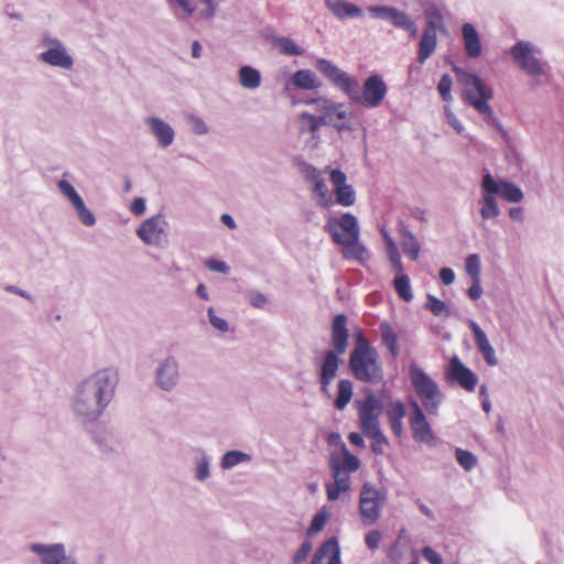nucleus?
<instances>
[{
  "instance_id": "f257e3e1",
  "label": "nucleus",
  "mask_w": 564,
  "mask_h": 564,
  "mask_svg": "<svg viewBox=\"0 0 564 564\" xmlns=\"http://www.w3.org/2000/svg\"><path fill=\"white\" fill-rule=\"evenodd\" d=\"M118 382V372L111 368L97 370L79 380L70 398L77 421L82 424L97 422L111 403Z\"/></svg>"
},
{
  "instance_id": "f03ea898",
  "label": "nucleus",
  "mask_w": 564,
  "mask_h": 564,
  "mask_svg": "<svg viewBox=\"0 0 564 564\" xmlns=\"http://www.w3.org/2000/svg\"><path fill=\"white\" fill-rule=\"evenodd\" d=\"M411 383L417 394L421 404L415 399L410 401V427L415 442L431 445L434 441V433L426 420L424 410L430 415H437L443 402L442 393L437 382H435L421 367L412 364L409 367Z\"/></svg>"
},
{
  "instance_id": "7ed1b4c3",
  "label": "nucleus",
  "mask_w": 564,
  "mask_h": 564,
  "mask_svg": "<svg viewBox=\"0 0 564 564\" xmlns=\"http://www.w3.org/2000/svg\"><path fill=\"white\" fill-rule=\"evenodd\" d=\"M316 69L351 102L367 108H377L381 105L388 93V86L382 76L370 75L360 88L357 77L349 75L327 58L319 57L315 63Z\"/></svg>"
},
{
  "instance_id": "20e7f679",
  "label": "nucleus",
  "mask_w": 564,
  "mask_h": 564,
  "mask_svg": "<svg viewBox=\"0 0 564 564\" xmlns=\"http://www.w3.org/2000/svg\"><path fill=\"white\" fill-rule=\"evenodd\" d=\"M332 349L327 350L322 359L319 365V388L321 392L330 398V383L335 379L340 359L339 357L344 355L348 347L349 334L347 329V317L345 314H337L332 323Z\"/></svg>"
},
{
  "instance_id": "39448f33",
  "label": "nucleus",
  "mask_w": 564,
  "mask_h": 564,
  "mask_svg": "<svg viewBox=\"0 0 564 564\" xmlns=\"http://www.w3.org/2000/svg\"><path fill=\"white\" fill-rule=\"evenodd\" d=\"M328 232L333 241L343 247L341 254L347 260L365 263L370 259V252L360 242L358 219L350 213H344L338 219L328 221Z\"/></svg>"
},
{
  "instance_id": "423d86ee",
  "label": "nucleus",
  "mask_w": 564,
  "mask_h": 564,
  "mask_svg": "<svg viewBox=\"0 0 564 564\" xmlns=\"http://www.w3.org/2000/svg\"><path fill=\"white\" fill-rule=\"evenodd\" d=\"M454 70L464 85L462 95L464 102L484 116L489 126L503 131L502 124L489 105V100L494 97L492 88L476 74L468 73L459 67H455Z\"/></svg>"
},
{
  "instance_id": "0eeeda50",
  "label": "nucleus",
  "mask_w": 564,
  "mask_h": 564,
  "mask_svg": "<svg viewBox=\"0 0 564 564\" xmlns=\"http://www.w3.org/2000/svg\"><path fill=\"white\" fill-rule=\"evenodd\" d=\"M348 367L356 380L377 384L383 380V368L379 355L362 333L356 336V344L348 359Z\"/></svg>"
},
{
  "instance_id": "6e6552de",
  "label": "nucleus",
  "mask_w": 564,
  "mask_h": 564,
  "mask_svg": "<svg viewBox=\"0 0 564 564\" xmlns=\"http://www.w3.org/2000/svg\"><path fill=\"white\" fill-rule=\"evenodd\" d=\"M386 492L373 485L365 482L359 494V514L365 525L375 524L381 516Z\"/></svg>"
},
{
  "instance_id": "1a4fd4ad",
  "label": "nucleus",
  "mask_w": 564,
  "mask_h": 564,
  "mask_svg": "<svg viewBox=\"0 0 564 564\" xmlns=\"http://www.w3.org/2000/svg\"><path fill=\"white\" fill-rule=\"evenodd\" d=\"M538 46L527 41H518L510 48V55L518 66L527 74L538 77L544 74V64L536 57Z\"/></svg>"
},
{
  "instance_id": "9d476101",
  "label": "nucleus",
  "mask_w": 564,
  "mask_h": 564,
  "mask_svg": "<svg viewBox=\"0 0 564 564\" xmlns=\"http://www.w3.org/2000/svg\"><path fill=\"white\" fill-rule=\"evenodd\" d=\"M167 223L161 214L145 219L135 230L140 240L148 245L164 248L167 242Z\"/></svg>"
},
{
  "instance_id": "9b49d317",
  "label": "nucleus",
  "mask_w": 564,
  "mask_h": 564,
  "mask_svg": "<svg viewBox=\"0 0 564 564\" xmlns=\"http://www.w3.org/2000/svg\"><path fill=\"white\" fill-rule=\"evenodd\" d=\"M155 386L164 391H174L181 382V365L178 359L169 355L159 360L154 370Z\"/></svg>"
},
{
  "instance_id": "f8f14e48",
  "label": "nucleus",
  "mask_w": 564,
  "mask_h": 564,
  "mask_svg": "<svg viewBox=\"0 0 564 564\" xmlns=\"http://www.w3.org/2000/svg\"><path fill=\"white\" fill-rule=\"evenodd\" d=\"M42 46L46 50L39 55L41 62L62 69H70L74 66L73 57L58 39L45 33L42 36Z\"/></svg>"
},
{
  "instance_id": "ddd939ff",
  "label": "nucleus",
  "mask_w": 564,
  "mask_h": 564,
  "mask_svg": "<svg viewBox=\"0 0 564 564\" xmlns=\"http://www.w3.org/2000/svg\"><path fill=\"white\" fill-rule=\"evenodd\" d=\"M365 400L359 404L358 417L359 427L364 435L380 430L379 414L382 403L375 395L371 389H365Z\"/></svg>"
},
{
  "instance_id": "4468645a",
  "label": "nucleus",
  "mask_w": 564,
  "mask_h": 564,
  "mask_svg": "<svg viewBox=\"0 0 564 564\" xmlns=\"http://www.w3.org/2000/svg\"><path fill=\"white\" fill-rule=\"evenodd\" d=\"M368 11L373 19L387 20L395 28L408 32L410 37H416V23L406 12L390 6H371Z\"/></svg>"
},
{
  "instance_id": "2eb2a0df",
  "label": "nucleus",
  "mask_w": 564,
  "mask_h": 564,
  "mask_svg": "<svg viewBox=\"0 0 564 564\" xmlns=\"http://www.w3.org/2000/svg\"><path fill=\"white\" fill-rule=\"evenodd\" d=\"M28 549L37 556L41 564H78L75 557L66 554L63 543H31Z\"/></svg>"
},
{
  "instance_id": "dca6fc26",
  "label": "nucleus",
  "mask_w": 564,
  "mask_h": 564,
  "mask_svg": "<svg viewBox=\"0 0 564 564\" xmlns=\"http://www.w3.org/2000/svg\"><path fill=\"white\" fill-rule=\"evenodd\" d=\"M481 189L500 195L509 203H520L523 199V193L518 185L506 180L497 181L489 172L482 176Z\"/></svg>"
},
{
  "instance_id": "f3484780",
  "label": "nucleus",
  "mask_w": 564,
  "mask_h": 564,
  "mask_svg": "<svg viewBox=\"0 0 564 564\" xmlns=\"http://www.w3.org/2000/svg\"><path fill=\"white\" fill-rule=\"evenodd\" d=\"M446 377L448 381L456 382L462 389L473 392L478 383L477 375L468 368L458 356L449 359Z\"/></svg>"
},
{
  "instance_id": "a211bd4d",
  "label": "nucleus",
  "mask_w": 564,
  "mask_h": 564,
  "mask_svg": "<svg viewBox=\"0 0 564 564\" xmlns=\"http://www.w3.org/2000/svg\"><path fill=\"white\" fill-rule=\"evenodd\" d=\"M329 468L334 476V482L326 485V494L329 501H336L341 492L349 489L350 477L347 473L343 471V465L339 458L332 457Z\"/></svg>"
},
{
  "instance_id": "6ab92c4d",
  "label": "nucleus",
  "mask_w": 564,
  "mask_h": 564,
  "mask_svg": "<svg viewBox=\"0 0 564 564\" xmlns=\"http://www.w3.org/2000/svg\"><path fill=\"white\" fill-rule=\"evenodd\" d=\"M144 122L159 147L165 149L174 142L175 131L170 123L159 117H148Z\"/></svg>"
},
{
  "instance_id": "aec40b11",
  "label": "nucleus",
  "mask_w": 564,
  "mask_h": 564,
  "mask_svg": "<svg viewBox=\"0 0 564 564\" xmlns=\"http://www.w3.org/2000/svg\"><path fill=\"white\" fill-rule=\"evenodd\" d=\"M469 327L473 332L476 346L485 361L489 366H497L498 358L496 357V351L492 348L489 339L487 338L486 333L480 328V326L475 321H469Z\"/></svg>"
},
{
  "instance_id": "412c9836",
  "label": "nucleus",
  "mask_w": 564,
  "mask_h": 564,
  "mask_svg": "<svg viewBox=\"0 0 564 564\" xmlns=\"http://www.w3.org/2000/svg\"><path fill=\"white\" fill-rule=\"evenodd\" d=\"M311 564H340V549L337 539L326 540L314 554Z\"/></svg>"
},
{
  "instance_id": "4be33fe9",
  "label": "nucleus",
  "mask_w": 564,
  "mask_h": 564,
  "mask_svg": "<svg viewBox=\"0 0 564 564\" xmlns=\"http://www.w3.org/2000/svg\"><path fill=\"white\" fill-rule=\"evenodd\" d=\"M462 36L466 55L470 58H478L481 55L482 46L479 34L471 23L462 25Z\"/></svg>"
},
{
  "instance_id": "5701e85b",
  "label": "nucleus",
  "mask_w": 564,
  "mask_h": 564,
  "mask_svg": "<svg viewBox=\"0 0 564 564\" xmlns=\"http://www.w3.org/2000/svg\"><path fill=\"white\" fill-rule=\"evenodd\" d=\"M326 8L338 20L358 19L364 15L359 6L347 0H332L326 4Z\"/></svg>"
},
{
  "instance_id": "b1692460",
  "label": "nucleus",
  "mask_w": 564,
  "mask_h": 564,
  "mask_svg": "<svg viewBox=\"0 0 564 564\" xmlns=\"http://www.w3.org/2000/svg\"><path fill=\"white\" fill-rule=\"evenodd\" d=\"M307 105H313L321 115L317 117L323 126L334 123L335 111L341 107V102L333 101L326 97L312 98L305 101Z\"/></svg>"
},
{
  "instance_id": "393cba45",
  "label": "nucleus",
  "mask_w": 564,
  "mask_h": 564,
  "mask_svg": "<svg viewBox=\"0 0 564 564\" xmlns=\"http://www.w3.org/2000/svg\"><path fill=\"white\" fill-rule=\"evenodd\" d=\"M386 414L393 434L401 436L403 432V419L406 414L404 403L401 400L390 401L387 404Z\"/></svg>"
},
{
  "instance_id": "a878e982",
  "label": "nucleus",
  "mask_w": 564,
  "mask_h": 564,
  "mask_svg": "<svg viewBox=\"0 0 564 564\" xmlns=\"http://www.w3.org/2000/svg\"><path fill=\"white\" fill-rule=\"evenodd\" d=\"M91 440L104 454L116 453L120 447V442L112 430H97L91 433Z\"/></svg>"
},
{
  "instance_id": "bb28decb",
  "label": "nucleus",
  "mask_w": 564,
  "mask_h": 564,
  "mask_svg": "<svg viewBox=\"0 0 564 564\" xmlns=\"http://www.w3.org/2000/svg\"><path fill=\"white\" fill-rule=\"evenodd\" d=\"M291 83L300 89L313 90L322 86L317 76L311 69L296 70L292 77Z\"/></svg>"
},
{
  "instance_id": "cd10ccee",
  "label": "nucleus",
  "mask_w": 564,
  "mask_h": 564,
  "mask_svg": "<svg viewBox=\"0 0 564 564\" xmlns=\"http://www.w3.org/2000/svg\"><path fill=\"white\" fill-rule=\"evenodd\" d=\"M381 341L393 357H398L400 349L398 346V335L389 322L382 321L379 325Z\"/></svg>"
},
{
  "instance_id": "c85d7f7f",
  "label": "nucleus",
  "mask_w": 564,
  "mask_h": 564,
  "mask_svg": "<svg viewBox=\"0 0 564 564\" xmlns=\"http://www.w3.org/2000/svg\"><path fill=\"white\" fill-rule=\"evenodd\" d=\"M437 46V35L436 33H432L430 31H424L422 33L419 51H417V61L423 64L425 61L434 53Z\"/></svg>"
},
{
  "instance_id": "c756f323",
  "label": "nucleus",
  "mask_w": 564,
  "mask_h": 564,
  "mask_svg": "<svg viewBox=\"0 0 564 564\" xmlns=\"http://www.w3.org/2000/svg\"><path fill=\"white\" fill-rule=\"evenodd\" d=\"M238 79L243 88L257 89L261 85V73L250 65H243L238 70Z\"/></svg>"
},
{
  "instance_id": "7c9ffc66",
  "label": "nucleus",
  "mask_w": 564,
  "mask_h": 564,
  "mask_svg": "<svg viewBox=\"0 0 564 564\" xmlns=\"http://www.w3.org/2000/svg\"><path fill=\"white\" fill-rule=\"evenodd\" d=\"M424 14L426 19L424 31H430L432 33H436V31H446L444 15L440 8L431 6L425 9Z\"/></svg>"
},
{
  "instance_id": "2f4dec72",
  "label": "nucleus",
  "mask_w": 564,
  "mask_h": 564,
  "mask_svg": "<svg viewBox=\"0 0 564 564\" xmlns=\"http://www.w3.org/2000/svg\"><path fill=\"white\" fill-rule=\"evenodd\" d=\"M337 395L334 400V406L337 410H344L351 401L354 386L349 379H340L337 384Z\"/></svg>"
},
{
  "instance_id": "473e14b6",
  "label": "nucleus",
  "mask_w": 564,
  "mask_h": 564,
  "mask_svg": "<svg viewBox=\"0 0 564 564\" xmlns=\"http://www.w3.org/2000/svg\"><path fill=\"white\" fill-rule=\"evenodd\" d=\"M272 44L286 56H301L304 54V48L289 36H274L272 37Z\"/></svg>"
},
{
  "instance_id": "72a5a7b5",
  "label": "nucleus",
  "mask_w": 564,
  "mask_h": 564,
  "mask_svg": "<svg viewBox=\"0 0 564 564\" xmlns=\"http://www.w3.org/2000/svg\"><path fill=\"white\" fill-rule=\"evenodd\" d=\"M178 21L188 20L195 12V6L191 0H165Z\"/></svg>"
},
{
  "instance_id": "f704fd0d",
  "label": "nucleus",
  "mask_w": 564,
  "mask_h": 564,
  "mask_svg": "<svg viewBox=\"0 0 564 564\" xmlns=\"http://www.w3.org/2000/svg\"><path fill=\"white\" fill-rule=\"evenodd\" d=\"M495 195L496 194H489V192L482 191L480 198L481 208L479 212L485 220L495 219L500 215V209L498 207Z\"/></svg>"
},
{
  "instance_id": "c9c22d12",
  "label": "nucleus",
  "mask_w": 564,
  "mask_h": 564,
  "mask_svg": "<svg viewBox=\"0 0 564 564\" xmlns=\"http://www.w3.org/2000/svg\"><path fill=\"white\" fill-rule=\"evenodd\" d=\"M212 457L206 453H202L194 458V477L197 481L203 482L210 477Z\"/></svg>"
},
{
  "instance_id": "e433bc0d",
  "label": "nucleus",
  "mask_w": 564,
  "mask_h": 564,
  "mask_svg": "<svg viewBox=\"0 0 564 564\" xmlns=\"http://www.w3.org/2000/svg\"><path fill=\"white\" fill-rule=\"evenodd\" d=\"M299 121L301 133L314 134L319 130L321 126H323L317 116L306 111H303L299 115Z\"/></svg>"
},
{
  "instance_id": "4c0bfd02",
  "label": "nucleus",
  "mask_w": 564,
  "mask_h": 564,
  "mask_svg": "<svg viewBox=\"0 0 564 564\" xmlns=\"http://www.w3.org/2000/svg\"><path fill=\"white\" fill-rule=\"evenodd\" d=\"M251 456L241 451H229L223 455L220 466L223 469H231L241 463L249 462Z\"/></svg>"
},
{
  "instance_id": "58836bf2",
  "label": "nucleus",
  "mask_w": 564,
  "mask_h": 564,
  "mask_svg": "<svg viewBox=\"0 0 564 564\" xmlns=\"http://www.w3.org/2000/svg\"><path fill=\"white\" fill-rule=\"evenodd\" d=\"M425 306L436 317L448 318L451 316V310L445 302L432 294H427Z\"/></svg>"
},
{
  "instance_id": "ea45409f",
  "label": "nucleus",
  "mask_w": 564,
  "mask_h": 564,
  "mask_svg": "<svg viewBox=\"0 0 564 564\" xmlns=\"http://www.w3.org/2000/svg\"><path fill=\"white\" fill-rule=\"evenodd\" d=\"M397 294L405 302L413 300V292L410 284V278L406 274H400L393 281Z\"/></svg>"
},
{
  "instance_id": "a19ab883",
  "label": "nucleus",
  "mask_w": 564,
  "mask_h": 564,
  "mask_svg": "<svg viewBox=\"0 0 564 564\" xmlns=\"http://www.w3.org/2000/svg\"><path fill=\"white\" fill-rule=\"evenodd\" d=\"M335 191L336 203L344 207L352 206L356 202V193L351 185L338 187Z\"/></svg>"
},
{
  "instance_id": "79ce46f5",
  "label": "nucleus",
  "mask_w": 564,
  "mask_h": 564,
  "mask_svg": "<svg viewBox=\"0 0 564 564\" xmlns=\"http://www.w3.org/2000/svg\"><path fill=\"white\" fill-rule=\"evenodd\" d=\"M455 457L460 467L466 471L474 469L478 462L476 455L459 447L455 449Z\"/></svg>"
},
{
  "instance_id": "37998d69",
  "label": "nucleus",
  "mask_w": 564,
  "mask_h": 564,
  "mask_svg": "<svg viewBox=\"0 0 564 564\" xmlns=\"http://www.w3.org/2000/svg\"><path fill=\"white\" fill-rule=\"evenodd\" d=\"M57 188L61 192V194L63 196H65L70 202L73 207L76 204H78L80 200H83V198L77 193L75 187L68 181H66V180H59L57 182Z\"/></svg>"
},
{
  "instance_id": "c03bdc74",
  "label": "nucleus",
  "mask_w": 564,
  "mask_h": 564,
  "mask_svg": "<svg viewBox=\"0 0 564 564\" xmlns=\"http://www.w3.org/2000/svg\"><path fill=\"white\" fill-rule=\"evenodd\" d=\"M313 193L317 196V204L322 207H327L330 202V196L328 195V189L325 183V180L318 178L314 182Z\"/></svg>"
},
{
  "instance_id": "a18cd8bd",
  "label": "nucleus",
  "mask_w": 564,
  "mask_h": 564,
  "mask_svg": "<svg viewBox=\"0 0 564 564\" xmlns=\"http://www.w3.org/2000/svg\"><path fill=\"white\" fill-rule=\"evenodd\" d=\"M403 252L410 257L411 260H417L420 256V243L413 234H409V239H403L401 242Z\"/></svg>"
},
{
  "instance_id": "49530a36",
  "label": "nucleus",
  "mask_w": 564,
  "mask_h": 564,
  "mask_svg": "<svg viewBox=\"0 0 564 564\" xmlns=\"http://www.w3.org/2000/svg\"><path fill=\"white\" fill-rule=\"evenodd\" d=\"M77 217L85 226L91 227L96 224L94 214L86 207L84 199L74 206Z\"/></svg>"
},
{
  "instance_id": "de8ad7c7",
  "label": "nucleus",
  "mask_w": 564,
  "mask_h": 564,
  "mask_svg": "<svg viewBox=\"0 0 564 564\" xmlns=\"http://www.w3.org/2000/svg\"><path fill=\"white\" fill-rule=\"evenodd\" d=\"M365 436L371 438V449L375 454L381 455L383 453V446L388 445V438L382 433L381 429L375 432L368 433Z\"/></svg>"
},
{
  "instance_id": "09e8293b",
  "label": "nucleus",
  "mask_w": 564,
  "mask_h": 564,
  "mask_svg": "<svg viewBox=\"0 0 564 564\" xmlns=\"http://www.w3.org/2000/svg\"><path fill=\"white\" fill-rule=\"evenodd\" d=\"M465 269L473 280H480V259L477 253L469 254L466 258Z\"/></svg>"
},
{
  "instance_id": "8fccbe9b",
  "label": "nucleus",
  "mask_w": 564,
  "mask_h": 564,
  "mask_svg": "<svg viewBox=\"0 0 564 564\" xmlns=\"http://www.w3.org/2000/svg\"><path fill=\"white\" fill-rule=\"evenodd\" d=\"M452 84V77L448 74H444L442 75L437 85L438 93L442 99L446 102H451L453 100V96L451 93Z\"/></svg>"
},
{
  "instance_id": "3c124183",
  "label": "nucleus",
  "mask_w": 564,
  "mask_h": 564,
  "mask_svg": "<svg viewBox=\"0 0 564 564\" xmlns=\"http://www.w3.org/2000/svg\"><path fill=\"white\" fill-rule=\"evenodd\" d=\"M207 315L209 318V323L212 324V326L215 329H217L221 333L228 332V329H229L228 322L225 318L217 316L213 307L208 308Z\"/></svg>"
},
{
  "instance_id": "603ef678",
  "label": "nucleus",
  "mask_w": 564,
  "mask_h": 564,
  "mask_svg": "<svg viewBox=\"0 0 564 564\" xmlns=\"http://www.w3.org/2000/svg\"><path fill=\"white\" fill-rule=\"evenodd\" d=\"M247 299L249 304L254 308H263L268 303V297L263 293L256 290L248 291Z\"/></svg>"
},
{
  "instance_id": "864d4df0",
  "label": "nucleus",
  "mask_w": 564,
  "mask_h": 564,
  "mask_svg": "<svg viewBox=\"0 0 564 564\" xmlns=\"http://www.w3.org/2000/svg\"><path fill=\"white\" fill-rule=\"evenodd\" d=\"M327 518H328V516H327L326 512H324V511L317 512L313 517V520H312L311 525L308 528V534H314V533L319 532L324 528V525H325V523L327 521Z\"/></svg>"
},
{
  "instance_id": "5fc2aeb1",
  "label": "nucleus",
  "mask_w": 564,
  "mask_h": 564,
  "mask_svg": "<svg viewBox=\"0 0 564 564\" xmlns=\"http://www.w3.org/2000/svg\"><path fill=\"white\" fill-rule=\"evenodd\" d=\"M341 465L343 469L346 468L348 471H356L360 467V460L344 446V464L341 463Z\"/></svg>"
},
{
  "instance_id": "6e6d98bb",
  "label": "nucleus",
  "mask_w": 564,
  "mask_h": 564,
  "mask_svg": "<svg viewBox=\"0 0 564 564\" xmlns=\"http://www.w3.org/2000/svg\"><path fill=\"white\" fill-rule=\"evenodd\" d=\"M312 547H313L312 543L308 540H305L301 544L299 550L295 552V554L293 556V563L294 564L303 563L306 560V557L308 556V554L311 553Z\"/></svg>"
},
{
  "instance_id": "4d7b16f0",
  "label": "nucleus",
  "mask_w": 564,
  "mask_h": 564,
  "mask_svg": "<svg viewBox=\"0 0 564 564\" xmlns=\"http://www.w3.org/2000/svg\"><path fill=\"white\" fill-rule=\"evenodd\" d=\"M205 264H206V267L210 271H214V272H218V273H223V274H228L229 271H230L229 265L225 261H221V260H218V259H215V258H209L205 262Z\"/></svg>"
},
{
  "instance_id": "13d9d810",
  "label": "nucleus",
  "mask_w": 564,
  "mask_h": 564,
  "mask_svg": "<svg viewBox=\"0 0 564 564\" xmlns=\"http://www.w3.org/2000/svg\"><path fill=\"white\" fill-rule=\"evenodd\" d=\"M189 121L193 124L192 129L196 135H204L208 133V126L202 118L192 115L189 116Z\"/></svg>"
},
{
  "instance_id": "bf43d9fd",
  "label": "nucleus",
  "mask_w": 564,
  "mask_h": 564,
  "mask_svg": "<svg viewBox=\"0 0 564 564\" xmlns=\"http://www.w3.org/2000/svg\"><path fill=\"white\" fill-rule=\"evenodd\" d=\"M445 117H446V121L447 123L459 134H462L465 130L464 126L462 124V122L458 120V118L456 117V115L448 108V107H445Z\"/></svg>"
},
{
  "instance_id": "052dcab7",
  "label": "nucleus",
  "mask_w": 564,
  "mask_h": 564,
  "mask_svg": "<svg viewBox=\"0 0 564 564\" xmlns=\"http://www.w3.org/2000/svg\"><path fill=\"white\" fill-rule=\"evenodd\" d=\"M387 254H388V258L392 265L393 271L402 274L404 268H403L398 248L387 251Z\"/></svg>"
},
{
  "instance_id": "680f3d73",
  "label": "nucleus",
  "mask_w": 564,
  "mask_h": 564,
  "mask_svg": "<svg viewBox=\"0 0 564 564\" xmlns=\"http://www.w3.org/2000/svg\"><path fill=\"white\" fill-rule=\"evenodd\" d=\"M346 180L347 176L341 170L334 169L330 171V182L334 185V189L347 185Z\"/></svg>"
},
{
  "instance_id": "e2e57ef3",
  "label": "nucleus",
  "mask_w": 564,
  "mask_h": 564,
  "mask_svg": "<svg viewBox=\"0 0 564 564\" xmlns=\"http://www.w3.org/2000/svg\"><path fill=\"white\" fill-rule=\"evenodd\" d=\"M422 554L430 564H443L442 556L431 546H424Z\"/></svg>"
},
{
  "instance_id": "0e129e2a",
  "label": "nucleus",
  "mask_w": 564,
  "mask_h": 564,
  "mask_svg": "<svg viewBox=\"0 0 564 564\" xmlns=\"http://www.w3.org/2000/svg\"><path fill=\"white\" fill-rule=\"evenodd\" d=\"M380 540H381V534L379 531L377 530H371L369 531L366 536H365V542H366V545L370 549V550H377L379 547V543H380Z\"/></svg>"
},
{
  "instance_id": "69168bd1",
  "label": "nucleus",
  "mask_w": 564,
  "mask_h": 564,
  "mask_svg": "<svg viewBox=\"0 0 564 564\" xmlns=\"http://www.w3.org/2000/svg\"><path fill=\"white\" fill-rule=\"evenodd\" d=\"M467 295L470 300L477 301L482 295V288L480 285V280H473V284L467 290Z\"/></svg>"
},
{
  "instance_id": "338daca9",
  "label": "nucleus",
  "mask_w": 564,
  "mask_h": 564,
  "mask_svg": "<svg viewBox=\"0 0 564 564\" xmlns=\"http://www.w3.org/2000/svg\"><path fill=\"white\" fill-rule=\"evenodd\" d=\"M145 199L142 198V197H137L133 199L132 204H131V207H130V210L139 216V215H142L144 212H145Z\"/></svg>"
},
{
  "instance_id": "774afa93",
  "label": "nucleus",
  "mask_w": 564,
  "mask_h": 564,
  "mask_svg": "<svg viewBox=\"0 0 564 564\" xmlns=\"http://www.w3.org/2000/svg\"><path fill=\"white\" fill-rule=\"evenodd\" d=\"M440 279L442 280V282L445 284V285H449L454 282L455 280V272L453 271V269L451 268H442L440 270Z\"/></svg>"
}]
</instances>
